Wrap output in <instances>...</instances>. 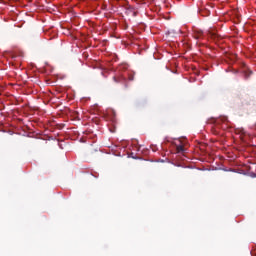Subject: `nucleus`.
I'll return each mask as SVG.
<instances>
[{
  "label": "nucleus",
  "mask_w": 256,
  "mask_h": 256,
  "mask_svg": "<svg viewBox=\"0 0 256 256\" xmlns=\"http://www.w3.org/2000/svg\"><path fill=\"white\" fill-rule=\"evenodd\" d=\"M208 35L213 39L214 41L219 38V35L217 34V31H215L214 28H210L208 30Z\"/></svg>",
  "instance_id": "2"
},
{
  "label": "nucleus",
  "mask_w": 256,
  "mask_h": 256,
  "mask_svg": "<svg viewBox=\"0 0 256 256\" xmlns=\"http://www.w3.org/2000/svg\"><path fill=\"white\" fill-rule=\"evenodd\" d=\"M243 73H244L245 79H247L248 77H251V75H253V71H251V70H244Z\"/></svg>",
  "instance_id": "5"
},
{
  "label": "nucleus",
  "mask_w": 256,
  "mask_h": 256,
  "mask_svg": "<svg viewBox=\"0 0 256 256\" xmlns=\"http://www.w3.org/2000/svg\"><path fill=\"white\" fill-rule=\"evenodd\" d=\"M177 151L180 153L181 151H183V146H177Z\"/></svg>",
  "instance_id": "6"
},
{
  "label": "nucleus",
  "mask_w": 256,
  "mask_h": 256,
  "mask_svg": "<svg viewBox=\"0 0 256 256\" xmlns=\"http://www.w3.org/2000/svg\"><path fill=\"white\" fill-rule=\"evenodd\" d=\"M125 14L131 17H137V11L133 7L126 8Z\"/></svg>",
  "instance_id": "1"
},
{
  "label": "nucleus",
  "mask_w": 256,
  "mask_h": 256,
  "mask_svg": "<svg viewBox=\"0 0 256 256\" xmlns=\"http://www.w3.org/2000/svg\"><path fill=\"white\" fill-rule=\"evenodd\" d=\"M113 81L115 83H125L126 79L123 76H114Z\"/></svg>",
  "instance_id": "3"
},
{
  "label": "nucleus",
  "mask_w": 256,
  "mask_h": 256,
  "mask_svg": "<svg viewBox=\"0 0 256 256\" xmlns=\"http://www.w3.org/2000/svg\"><path fill=\"white\" fill-rule=\"evenodd\" d=\"M133 79H134L133 75H130L129 76V81H133Z\"/></svg>",
  "instance_id": "7"
},
{
  "label": "nucleus",
  "mask_w": 256,
  "mask_h": 256,
  "mask_svg": "<svg viewBox=\"0 0 256 256\" xmlns=\"http://www.w3.org/2000/svg\"><path fill=\"white\" fill-rule=\"evenodd\" d=\"M202 37H203V31H197L194 33V39H196L197 41L201 40Z\"/></svg>",
  "instance_id": "4"
}]
</instances>
